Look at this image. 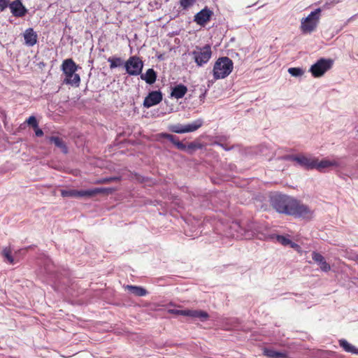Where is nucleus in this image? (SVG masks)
I'll return each mask as SVG.
<instances>
[{
	"label": "nucleus",
	"instance_id": "f257e3e1",
	"mask_svg": "<svg viewBox=\"0 0 358 358\" xmlns=\"http://www.w3.org/2000/svg\"><path fill=\"white\" fill-rule=\"evenodd\" d=\"M272 207L278 213L299 217H309L311 211L307 206L301 204L293 197L285 194H275L271 198Z\"/></svg>",
	"mask_w": 358,
	"mask_h": 358
},
{
	"label": "nucleus",
	"instance_id": "f03ea898",
	"mask_svg": "<svg viewBox=\"0 0 358 358\" xmlns=\"http://www.w3.org/2000/svg\"><path fill=\"white\" fill-rule=\"evenodd\" d=\"M234 69V63L227 57H222L217 59L215 62L213 73L215 80L222 79L227 77Z\"/></svg>",
	"mask_w": 358,
	"mask_h": 358
},
{
	"label": "nucleus",
	"instance_id": "7ed1b4c3",
	"mask_svg": "<svg viewBox=\"0 0 358 358\" xmlns=\"http://www.w3.org/2000/svg\"><path fill=\"white\" fill-rule=\"evenodd\" d=\"M320 8H317L301 20V30L303 34H310L316 29L320 20Z\"/></svg>",
	"mask_w": 358,
	"mask_h": 358
},
{
	"label": "nucleus",
	"instance_id": "20e7f679",
	"mask_svg": "<svg viewBox=\"0 0 358 358\" xmlns=\"http://www.w3.org/2000/svg\"><path fill=\"white\" fill-rule=\"evenodd\" d=\"M193 59L199 66H201L206 64L211 57L212 51L209 45H206L203 48L196 47L192 52Z\"/></svg>",
	"mask_w": 358,
	"mask_h": 358
},
{
	"label": "nucleus",
	"instance_id": "39448f33",
	"mask_svg": "<svg viewBox=\"0 0 358 358\" xmlns=\"http://www.w3.org/2000/svg\"><path fill=\"white\" fill-rule=\"evenodd\" d=\"M124 68L129 76H138L142 72L143 62L138 57L131 56L124 62Z\"/></svg>",
	"mask_w": 358,
	"mask_h": 358
},
{
	"label": "nucleus",
	"instance_id": "423d86ee",
	"mask_svg": "<svg viewBox=\"0 0 358 358\" xmlns=\"http://www.w3.org/2000/svg\"><path fill=\"white\" fill-rule=\"evenodd\" d=\"M332 64V60L322 58L312 65L310 71L314 77H320L331 68Z\"/></svg>",
	"mask_w": 358,
	"mask_h": 358
},
{
	"label": "nucleus",
	"instance_id": "0eeeda50",
	"mask_svg": "<svg viewBox=\"0 0 358 358\" xmlns=\"http://www.w3.org/2000/svg\"><path fill=\"white\" fill-rule=\"evenodd\" d=\"M8 7L13 15L16 17H22L27 13V9L20 0H15L11 3L9 2Z\"/></svg>",
	"mask_w": 358,
	"mask_h": 358
},
{
	"label": "nucleus",
	"instance_id": "6e6552de",
	"mask_svg": "<svg viewBox=\"0 0 358 358\" xmlns=\"http://www.w3.org/2000/svg\"><path fill=\"white\" fill-rule=\"evenodd\" d=\"M292 160L307 169H313L315 166V158L304 155L292 156Z\"/></svg>",
	"mask_w": 358,
	"mask_h": 358
},
{
	"label": "nucleus",
	"instance_id": "1a4fd4ad",
	"mask_svg": "<svg viewBox=\"0 0 358 358\" xmlns=\"http://www.w3.org/2000/svg\"><path fill=\"white\" fill-rule=\"evenodd\" d=\"M162 100V94L159 91H152L145 98L143 106L145 108H150L158 104Z\"/></svg>",
	"mask_w": 358,
	"mask_h": 358
},
{
	"label": "nucleus",
	"instance_id": "9d476101",
	"mask_svg": "<svg viewBox=\"0 0 358 358\" xmlns=\"http://www.w3.org/2000/svg\"><path fill=\"white\" fill-rule=\"evenodd\" d=\"M213 15V12L208 9L203 8L194 15V20L199 25L203 26L207 23Z\"/></svg>",
	"mask_w": 358,
	"mask_h": 358
},
{
	"label": "nucleus",
	"instance_id": "9b49d317",
	"mask_svg": "<svg viewBox=\"0 0 358 358\" xmlns=\"http://www.w3.org/2000/svg\"><path fill=\"white\" fill-rule=\"evenodd\" d=\"M62 197L82 198L90 196V189L77 190V189H61Z\"/></svg>",
	"mask_w": 358,
	"mask_h": 358
},
{
	"label": "nucleus",
	"instance_id": "f8f14e48",
	"mask_svg": "<svg viewBox=\"0 0 358 358\" xmlns=\"http://www.w3.org/2000/svg\"><path fill=\"white\" fill-rule=\"evenodd\" d=\"M181 315L189 316L194 318H199L201 321H206L209 315L208 314L203 310H185L184 311H180Z\"/></svg>",
	"mask_w": 358,
	"mask_h": 358
},
{
	"label": "nucleus",
	"instance_id": "ddd939ff",
	"mask_svg": "<svg viewBox=\"0 0 358 358\" xmlns=\"http://www.w3.org/2000/svg\"><path fill=\"white\" fill-rule=\"evenodd\" d=\"M312 257L313 259L320 266L322 271L324 272L330 271V265L326 262L324 257L322 255L317 252H313L312 253Z\"/></svg>",
	"mask_w": 358,
	"mask_h": 358
},
{
	"label": "nucleus",
	"instance_id": "4468645a",
	"mask_svg": "<svg viewBox=\"0 0 358 358\" xmlns=\"http://www.w3.org/2000/svg\"><path fill=\"white\" fill-rule=\"evenodd\" d=\"M24 43L28 46H34L37 43L38 36L32 28H29L24 33Z\"/></svg>",
	"mask_w": 358,
	"mask_h": 358
},
{
	"label": "nucleus",
	"instance_id": "2eb2a0df",
	"mask_svg": "<svg viewBox=\"0 0 358 358\" xmlns=\"http://www.w3.org/2000/svg\"><path fill=\"white\" fill-rule=\"evenodd\" d=\"M62 67L66 77L73 73H75L77 70V66L72 59H65L62 63Z\"/></svg>",
	"mask_w": 358,
	"mask_h": 358
},
{
	"label": "nucleus",
	"instance_id": "dca6fc26",
	"mask_svg": "<svg viewBox=\"0 0 358 358\" xmlns=\"http://www.w3.org/2000/svg\"><path fill=\"white\" fill-rule=\"evenodd\" d=\"M187 92V88L184 85L180 84L172 89L171 96L177 99L182 98Z\"/></svg>",
	"mask_w": 358,
	"mask_h": 358
},
{
	"label": "nucleus",
	"instance_id": "f3484780",
	"mask_svg": "<svg viewBox=\"0 0 358 358\" xmlns=\"http://www.w3.org/2000/svg\"><path fill=\"white\" fill-rule=\"evenodd\" d=\"M338 164L336 161H330L328 159H323L320 162H318L317 159H315V169H317L320 171H322L323 169L326 168H329L330 166H337Z\"/></svg>",
	"mask_w": 358,
	"mask_h": 358
},
{
	"label": "nucleus",
	"instance_id": "a211bd4d",
	"mask_svg": "<svg viewBox=\"0 0 358 358\" xmlns=\"http://www.w3.org/2000/svg\"><path fill=\"white\" fill-rule=\"evenodd\" d=\"M141 78L151 85L156 81L157 74L152 69H149L145 74L141 73Z\"/></svg>",
	"mask_w": 358,
	"mask_h": 358
},
{
	"label": "nucleus",
	"instance_id": "6ab92c4d",
	"mask_svg": "<svg viewBox=\"0 0 358 358\" xmlns=\"http://www.w3.org/2000/svg\"><path fill=\"white\" fill-rule=\"evenodd\" d=\"M203 124L201 119H198L192 123L184 125L185 133L192 132L199 129Z\"/></svg>",
	"mask_w": 358,
	"mask_h": 358
},
{
	"label": "nucleus",
	"instance_id": "aec40b11",
	"mask_svg": "<svg viewBox=\"0 0 358 358\" xmlns=\"http://www.w3.org/2000/svg\"><path fill=\"white\" fill-rule=\"evenodd\" d=\"M50 142L53 143L55 146L59 148L64 153H67L68 149L63 140L58 136H51L49 138Z\"/></svg>",
	"mask_w": 358,
	"mask_h": 358
},
{
	"label": "nucleus",
	"instance_id": "412c9836",
	"mask_svg": "<svg viewBox=\"0 0 358 358\" xmlns=\"http://www.w3.org/2000/svg\"><path fill=\"white\" fill-rule=\"evenodd\" d=\"M339 344L340 346L342 347L345 351L348 352H351L352 354L358 355V349L356 348L354 345L349 343L346 340H340Z\"/></svg>",
	"mask_w": 358,
	"mask_h": 358
},
{
	"label": "nucleus",
	"instance_id": "4be33fe9",
	"mask_svg": "<svg viewBox=\"0 0 358 358\" xmlns=\"http://www.w3.org/2000/svg\"><path fill=\"white\" fill-rule=\"evenodd\" d=\"M126 288L135 296H143L147 294V291L141 287L127 285Z\"/></svg>",
	"mask_w": 358,
	"mask_h": 358
},
{
	"label": "nucleus",
	"instance_id": "5701e85b",
	"mask_svg": "<svg viewBox=\"0 0 358 358\" xmlns=\"http://www.w3.org/2000/svg\"><path fill=\"white\" fill-rule=\"evenodd\" d=\"M264 355L269 358H286V354L271 349L265 348Z\"/></svg>",
	"mask_w": 358,
	"mask_h": 358
},
{
	"label": "nucleus",
	"instance_id": "b1692460",
	"mask_svg": "<svg viewBox=\"0 0 358 358\" xmlns=\"http://www.w3.org/2000/svg\"><path fill=\"white\" fill-rule=\"evenodd\" d=\"M80 80L79 75L75 72L67 76L64 81L66 83L70 84L71 85L78 86L79 85Z\"/></svg>",
	"mask_w": 358,
	"mask_h": 358
},
{
	"label": "nucleus",
	"instance_id": "393cba45",
	"mask_svg": "<svg viewBox=\"0 0 358 358\" xmlns=\"http://www.w3.org/2000/svg\"><path fill=\"white\" fill-rule=\"evenodd\" d=\"M108 62L110 63V69H113L117 67L124 65L123 60L120 57H112L108 59Z\"/></svg>",
	"mask_w": 358,
	"mask_h": 358
},
{
	"label": "nucleus",
	"instance_id": "a878e982",
	"mask_svg": "<svg viewBox=\"0 0 358 358\" xmlns=\"http://www.w3.org/2000/svg\"><path fill=\"white\" fill-rule=\"evenodd\" d=\"M12 250L10 247H6L2 250L3 257L10 264H14L15 261L11 255Z\"/></svg>",
	"mask_w": 358,
	"mask_h": 358
},
{
	"label": "nucleus",
	"instance_id": "bb28decb",
	"mask_svg": "<svg viewBox=\"0 0 358 358\" xmlns=\"http://www.w3.org/2000/svg\"><path fill=\"white\" fill-rule=\"evenodd\" d=\"M115 189L114 188H95L91 189V196L98 194L103 193L106 194H112Z\"/></svg>",
	"mask_w": 358,
	"mask_h": 358
},
{
	"label": "nucleus",
	"instance_id": "cd10ccee",
	"mask_svg": "<svg viewBox=\"0 0 358 358\" xmlns=\"http://www.w3.org/2000/svg\"><path fill=\"white\" fill-rule=\"evenodd\" d=\"M169 129L171 131L177 133V134H184L185 133L184 125H182L180 124L170 125L169 127Z\"/></svg>",
	"mask_w": 358,
	"mask_h": 358
},
{
	"label": "nucleus",
	"instance_id": "c85d7f7f",
	"mask_svg": "<svg viewBox=\"0 0 358 358\" xmlns=\"http://www.w3.org/2000/svg\"><path fill=\"white\" fill-rule=\"evenodd\" d=\"M290 75L294 77L301 76L303 74V71L301 68L292 67L288 69Z\"/></svg>",
	"mask_w": 358,
	"mask_h": 358
},
{
	"label": "nucleus",
	"instance_id": "c756f323",
	"mask_svg": "<svg viewBox=\"0 0 358 358\" xmlns=\"http://www.w3.org/2000/svg\"><path fill=\"white\" fill-rule=\"evenodd\" d=\"M196 0H180V5L183 9H187L194 5Z\"/></svg>",
	"mask_w": 358,
	"mask_h": 358
},
{
	"label": "nucleus",
	"instance_id": "7c9ffc66",
	"mask_svg": "<svg viewBox=\"0 0 358 358\" xmlns=\"http://www.w3.org/2000/svg\"><path fill=\"white\" fill-rule=\"evenodd\" d=\"M161 136L168 139L174 145H176V142H177V141H178V139L175 136H173L172 134H166V133L161 134Z\"/></svg>",
	"mask_w": 358,
	"mask_h": 358
},
{
	"label": "nucleus",
	"instance_id": "2f4dec72",
	"mask_svg": "<svg viewBox=\"0 0 358 358\" xmlns=\"http://www.w3.org/2000/svg\"><path fill=\"white\" fill-rule=\"evenodd\" d=\"M26 122L31 127H32L34 129L36 128L38 124V122L36 120V118L34 116H30L27 120Z\"/></svg>",
	"mask_w": 358,
	"mask_h": 358
},
{
	"label": "nucleus",
	"instance_id": "473e14b6",
	"mask_svg": "<svg viewBox=\"0 0 358 358\" xmlns=\"http://www.w3.org/2000/svg\"><path fill=\"white\" fill-rule=\"evenodd\" d=\"M277 241L283 245H289L291 241L283 236H278Z\"/></svg>",
	"mask_w": 358,
	"mask_h": 358
},
{
	"label": "nucleus",
	"instance_id": "72a5a7b5",
	"mask_svg": "<svg viewBox=\"0 0 358 358\" xmlns=\"http://www.w3.org/2000/svg\"><path fill=\"white\" fill-rule=\"evenodd\" d=\"M121 180V177H110V178H106L102 179L100 181H98V182H103V183H108L113 181H120Z\"/></svg>",
	"mask_w": 358,
	"mask_h": 358
},
{
	"label": "nucleus",
	"instance_id": "f704fd0d",
	"mask_svg": "<svg viewBox=\"0 0 358 358\" xmlns=\"http://www.w3.org/2000/svg\"><path fill=\"white\" fill-rule=\"evenodd\" d=\"M9 2V0H0V12L3 11L8 7Z\"/></svg>",
	"mask_w": 358,
	"mask_h": 358
},
{
	"label": "nucleus",
	"instance_id": "c9c22d12",
	"mask_svg": "<svg viewBox=\"0 0 358 358\" xmlns=\"http://www.w3.org/2000/svg\"><path fill=\"white\" fill-rule=\"evenodd\" d=\"M176 147L180 150H186L187 146L180 142L179 140L176 142Z\"/></svg>",
	"mask_w": 358,
	"mask_h": 358
},
{
	"label": "nucleus",
	"instance_id": "e433bc0d",
	"mask_svg": "<svg viewBox=\"0 0 358 358\" xmlns=\"http://www.w3.org/2000/svg\"><path fill=\"white\" fill-rule=\"evenodd\" d=\"M34 131L36 136L41 137L43 135V130L38 128V126L36 128H34Z\"/></svg>",
	"mask_w": 358,
	"mask_h": 358
},
{
	"label": "nucleus",
	"instance_id": "4c0bfd02",
	"mask_svg": "<svg viewBox=\"0 0 358 358\" xmlns=\"http://www.w3.org/2000/svg\"><path fill=\"white\" fill-rule=\"evenodd\" d=\"M201 148L200 145H196V144H195L194 143H189L188 145V146L187 147V149H188V150H194L196 148Z\"/></svg>",
	"mask_w": 358,
	"mask_h": 358
},
{
	"label": "nucleus",
	"instance_id": "58836bf2",
	"mask_svg": "<svg viewBox=\"0 0 358 358\" xmlns=\"http://www.w3.org/2000/svg\"><path fill=\"white\" fill-rule=\"evenodd\" d=\"M289 245H290L292 248H294L296 250H299V249L301 248L298 244L293 243L292 241H291V243H289Z\"/></svg>",
	"mask_w": 358,
	"mask_h": 358
},
{
	"label": "nucleus",
	"instance_id": "ea45409f",
	"mask_svg": "<svg viewBox=\"0 0 358 358\" xmlns=\"http://www.w3.org/2000/svg\"><path fill=\"white\" fill-rule=\"evenodd\" d=\"M184 310H171V312L173 313L178 314V315H181V313L180 312L184 311Z\"/></svg>",
	"mask_w": 358,
	"mask_h": 358
},
{
	"label": "nucleus",
	"instance_id": "a19ab883",
	"mask_svg": "<svg viewBox=\"0 0 358 358\" xmlns=\"http://www.w3.org/2000/svg\"><path fill=\"white\" fill-rule=\"evenodd\" d=\"M357 259H358V256H357Z\"/></svg>",
	"mask_w": 358,
	"mask_h": 358
}]
</instances>
